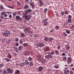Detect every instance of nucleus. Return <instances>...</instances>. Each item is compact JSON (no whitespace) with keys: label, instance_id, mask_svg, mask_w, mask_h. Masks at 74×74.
Here are the masks:
<instances>
[{"label":"nucleus","instance_id":"nucleus-1","mask_svg":"<svg viewBox=\"0 0 74 74\" xmlns=\"http://www.w3.org/2000/svg\"><path fill=\"white\" fill-rule=\"evenodd\" d=\"M24 16L25 17L26 20L27 21H29V20H30V18H32V16L30 15L29 16H27V15H24Z\"/></svg>","mask_w":74,"mask_h":74},{"label":"nucleus","instance_id":"nucleus-2","mask_svg":"<svg viewBox=\"0 0 74 74\" xmlns=\"http://www.w3.org/2000/svg\"><path fill=\"white\" fill-rule=\"evenodd\" d=\"M10 34V32L9 31H5V33H3V34L4 36L6 37L7 36L8 34Z\"/></svg>","mask_w":74,"mask_h":74},{"label":"nucleus","instance_id":"nucleus-3","mask_svg":"<svg viewBox=\"0 0 74 74\" xmlns=\"http://www.w3.org/2000/svg\"><path fill=\"white\" fill-rule=\"evenodd\" d=\"M72 61V58L71 57H69L67 58V62L68 64H69Z\"/></svg>","mask_w":74,"mask_h":74},{"label":"nucleus","instance_id":"nucleus-4","mask_svg":"<svg viewBox=\"0 0 74 74\" xmlns=\"http://www.w3.org/2000/svg\"><path fill=\"white\" fill-rule=\"evenodd\" d=\"M36 45L37 46H38L39 47H44V44L42 43H38Z\"/></svg>","mask_w":74,"mask_h":74},{"label":"nucleus","instance_id":"nucleus-5","mask_svg":"<svg viewBox=\"0 0 74 74\" xmlns=\"http://www.w3.org/2000/svg\"><path fill=\"white\" fill-rule=\"evenodd\" d=\"M31 30L32 28L30 27H29L27 28H25L24 30V31L25 33H27V32L29 30Z\"/></svg>","mask_w":74,"mask_h":74},{"label":"nucleus","instance_id":"nucleus-6","mask_svg":"<svg viewBox=\"0 0 74 74\" xmlns=\"http://www.w3.org/2000/svg\"><path fill=\"white\" fill-rule=\"evenodd\" d=\"M32 11V10L30 9H28V10H25L24 11L25 13H24V14H27L28 12H31Z\"/></svg>","mask_w":74,"mask_h":74},{"label":"nucleus","instance_id":"nucleus-7","mask_svg":"<svg viewBox=\"0 0 74 74\" xmlns=\"http://www.w3.org/2000/svg\"><path fill=\"white\" fill-rule=\"evenodd\" d=\"M16 18L17 20H20V21H22V19L19 16H17L16 17Z\"/></svg>","mask_w":74,"mask_h":74},{"label":"nucleus","instance_id":"nucleus-8","mask_svg":"<svg viewBox=\"0 0 74 74\" xmlns=\"http://www.w3.org/2000/svg\"><path fill=\"white\" fill-rule=\"evenodd\" d=\"M25 65V63L24 62H22L19 64V65L20 66V67H23Z\"/></svg>","mask_w":74,"mask_h":74},{"label":"nucleus","instance_id":"nucleus-9","mask_svg":"<svg viewBox=\"0 0 74 74\" xmlns=\"http://www.w3.org/2000/svg\"><path fill=\"white\" fill-rule=\"evenodd\" d=\"M37 57L38 59V61H40V60H41V57L40 55H38L37 56Z\"/></svg>","mask_w":74,"mask_h":74},{"label":"nucleus","instance_id":"nucleus-10","mask_svg":"<svg viewBox=\"0 0 74 74\" xmlns=\"http://www.w3.org/2000/svg\"><path fill=\"white\" fill-rule=\"evenodd\" d=\"M43 22L44 23V25L46 26L47 25V19H45L43 21Z\"/></svg>","mask_w":74,"mask_h":74},{"label":"nucleus","instance_id":"nucleus-11","mask_svg":"<svg viewBox=\"0 0 74 74\" xmlns=\"http://www.w3.org/2000/svg\"><path fill=\"white\" fill-rule=\"evenodd\" d=\"M7 71H8V73H12V71L10 69H7Z\"/></svg>","mask_w":74,"mask_h":74},{"label":"nucleus","instance_id":"nucleus-12","mask_svg":"<svg viewBox=\"0 0 74 74\" xmlns=\"http://www.w3.org/2000/svg\"><path fill=\"white\" fill-rule=\"evenodd\" d=\"M43 69V67L42 66H40L38 68V71H41Z\"/></svg>","mask_w":74,"mask_h":74},{"label":"nucleus","instance_id":"nucleus-13","mask_svg":"<svg viewBox=\"0 0 74 74\" xmlns=\"http://www.w3.org/2000/svg\"><path fill=\"white\" fill-rule=\"evenodd\" d=\"M70 72V71L68 70H65L64 72L65 74H70L69 73Z\"/></svg>","mask_w":74,"mask_h":74},{"label":"nucleus","instance_id":"nucleus-14","mask_svg":"<svg viewBox=\"0 0 74 74\" xmlns=\"http://www.w3.org/2000/svg\"><path fill=\"white\" fill-rule=\"evenodd\" d=\"M71 18H68V22L69 23H71Z\"/></svg>","mask_w":74,"mask_h":74},{"label":"nucleus","instance_id":"nucleus-15","mask_svg":"<svg viewBox=\"0 0 74 74\" xmlns=\"http://www.w3.org/2000/svg\"><path fill=\"white\" fill-rule=\"evenodd\" d=\"M53 38H50L48 39V41H49L50 42H51V41H52V40H53Z\"/></svg>","mask_w":74,"mask_h":74},{"label":"nucleus","instance_id":"nucleus-16","mask_svg":"<svg viewBox=\"0 0 74 74\" xmlns=\"http://www.w3.org/2000/svg\"><path fill=\"white\" fill-rule=\"evenodd\" d=\"M24 55H29V51H26L24 53Z\"/></svg>","mask_w":74,"mask_h":74},{"label":"nucleus","instance_id":"nucleus-17","mask_svg":"<svg viewBox=\"0 0 74 74\" xmlns=\"http://www.w3.org/2000/svg\"><path fill=\"white\" fill-rule=\"evenodd\" d=\"M25 64L27 65H29V62L27 60H26L25 61Z\"/></svg>","mask_w":74,"mask_h":74},{"label":"nucleus","instance_id":"nucleus-18","mask_svg":"<svg viewBox=\"0 0 74 74\" xmlns=\"http://www.w3.org/2000/svg\"><path fill=\"white\" fill-rule=\"evenodd\" d=\"M32 30H29L28 31V33L29 34H32V33H33V32Z\"/></svg>","mask_w":74,"mask_h":74},{"label":"nucleus","instance_id":"nucleus-19","mask_svg":"<svg viewBox=\"0 0 74 74\" xmlns=\"http://www.w3.org/2000/svg\"><path fill=\"white\" fill-rule=\"evenodd\" d=\"M39 3L40 6H42V5L44 4V3H42V2L41 1H39Z\"/></svg>","mask_w":74,"mask_h":74},{"label":"nucleus","instance_id":"nucleus-20","mask_svg":"<svg viewBox=\"0 0 74 74\" xmlns=\"http://www.w3.org/2000/svg\"><path fill=\"white\" fill-rule=\"evenodd\" d=\"M34 65V63L32 62H29V65L31 66H33Z\"/></svg>","mask_w":74,"mask_h":74},{"label":"nucleus","instance_id":"nucleus-21","mask_svg":"<svg viewBox=\"0 0 74 74\" xmlns=\"http://www.w3.org/2000/svg\"><path fill=\"white\" fill-rule=\"evenodd\" d=\"M20 73V72H19V71L18 70H17L16 71V72L14 74H19Z\"/></svg>","mask_w":74,"mask_h":74},{"label":"nucleus","instance_id":"nucleus-22","mask_svg":"<svg viewBox=\"0 0 74 74\" xmlns=\"http://www.w3.org/2000/svg\"><path fill=\"white\" fill-rule=\"evenodd\" d=\"M14 49L15 50L16 52H18V49L16 47H14Z\"/></svg>","mask_w":74,"mask_h":74},{"label":"nucleus","instance_id":"nucleus-23","mask_svg":"<svg viewBox=\"0 0 74 74\" xmlns=\"http://www.w3.org/2000/svg\"><path fill=\"white\" fill-rule=\"evenodd\" d=\"M30 5H31V6H32V8H33L34 7V5L32 3H30Z\"/></svg>","mask_w":74,"mask_h":74},{"label":"nucleus","instance_id":"nucleus-24","mask_svg":"<svg viewBox=\"0 0 74 74\" xmlns=\"http://www.w3.org/2000/svg\"><path fill=\"white\" fill-rule=\"evenodd\" d=\"M8 57L10 59H11V54H9V53L8 54Z\"/></svg>","mask_w":74,"mask_h":74},{"label":"nucleus","instance_id":"nucleus-25","mask_svg":"<svg viewBox=\"0 0 74 74\" xmlns=\"http://www.w3.org/2000/svg\"><path fill=\"white\" fill-rule=\"evenodd\" d=\"M23 45L24 46V47H27L28 46V44L27 43H24L23 44Z\"/></svg>","mask_w":74,"mask_h":74},{"label":"nucleus","instance_id":"nucleus-26","mask_svg":"<svg viewBox=\"0 0 74 74\" xmlns=\"http://www.w3.org/2000/svg\"><path fill=\"white\" fill-rule=\"evenodd\" d=\"M21 37H25V34H23V33H21Z\"/></svg>","mask_w":74,"mask_h":74},{"label":"nucleus","instance_id":"nucleus-27","mask_svg":"<svg viewBox=\"0 0 74 74\" xmlns=\"http://www.w3.org/2000/svg\"><path fill=\"white\" fill-rule=\"evenodd\" d=\"M55 53H56L57 55H59V51L57 50H56L55 51Z\"/></svg>","mask_w":74,"mask_h":74},{"label":"nucleus","instance_id":"nucleus-28","mask_svg":"<svg viewBox=\"0 0 74 74\" xmlns=\"http://www.w3.org/2000/svg\"><path fill=\"white\" fill-rule=\"evenodd\" d=\"M59 28V26H57L55 27L56 30H58Z\"/></svg>","mask_w":74,"mask_h":74},{"label":"nucleus","instance_id":"nucleus-29","mask_svg":"<svg viewBox=\"0 0 74 74\" xmlns=\"http://www.w3.org/2000/svg\"><path fill=\"white\" fill-rule=\"evenodd\" d=\"M20 43V44H23V41L22 40V39H21L20 40V42H19Z\"/></svg>","mask_w":74,"mask_h":74},{"label":"nucleus","instance_id":"nucleus-30","mask_svg":"<svg viewBox=\"0 0 74 74\" xmlns=\"http://www.w3.org/2000/svg\"><path fill=\"white\" fill-rule=\"evenodd\" d=\"M29 8V6L27 5H25L24 7V9H27Z\"/></svg>","mask_w":74,"mask_h":74},{"label":"nucleus","instance_id":"nucleus-31","mask_svg":"<svg viewBox=\"0 0 74 74\" xmlns=\"http://www.w3.org/2000/svg\"><path fill=\"white\" fill-rule=\"evenodd\" d=\"M5 60H6V62H8L10 61V60L8 58H5Z\"/></svg>","mask_w":74,"mask_h":74},{"label":"nucleus","instance_id":"nucleus-32","mask_svg":"<svg viewBox=\"0 0 74 74\" xmlns=\"http://www.w3.org/2000/svg\"><path fill=\"white\" fill-rule=\"evenodd\" d=\"M46 62V59H44L43 62H42V64H45Z\"/></svg>","mask_w":74,"mask_h":74},{"label":"nucleus","instance_id":"nucleus-33","mask_svg":"<svg viewBox=\"0 0 74 74\" xmlns=\"http://www.w3.org/2000/svg\"><path fill=\"white\" fill-rule=\"evenodd\" d=\"M63 35L65 37H67V34L65 33V32H64Z\"/></svg>","mask_w":74,"mask_h":74},{"label":"nucleus","instance_id":"nucleus-34","mask_svg":"<svg viewBox=\"0 0 74 74\" xmlns=\"http://www.w3.org/2000/svg\"><path fill=\"white\" fill-rule=\"evenodd\" d=\"M63 59L64 60H67V58L65 56L63 58Z\"/></svg>","mask_w":74,"mask_h":74},{"label":"nucleus","instance_id":"nucleus-35","mask_svg":"<svg viewBox=\"0 0 74 74\" xmlns=\"http://www.w3.org/2000/svg\"><path fill=\"white\" fill-rule=\"evenodd\" d=\"M66 49H68V50L70 49V46H67L66 47Z\"/></svg>","mask_w":74,"mask_h":74},{"label":"nucleus","instance_id":"nucleus-36","mask_svg":"<svg viewBox=\"0 0 74 74\" xmlns=\"http://www.w3.org/2000/svg\"><path fill=\"white\" fill-rule=\"evenodd\" d=\"M66 33L69 34H70V31L67 30L66 31Z\"/></svg>","mask_w":74,"mask_h":74},{"label":"nucleus","instance_id":"nucleus-37","mask_svg":"<svg viewBox=\"0 0 74 74\" xmlns=\"http://www.w3.org/2000/svg\"><path fill=\"white\" fill-rule=\"evenodd\" d=\"M5 14V12H2L1 13V14L2 15H4Z\"/></svg>","mask_w":74,"mask_h":74},{"label":"nucleus","instance_id":"nucleus-38","mask_svg":"<svg viewBox=\"0 0 74 74\" xmlns=\"http://www.w3.org/2000/svg\"><path fill=\"white\" fill-rule=\"evenodd\" d=\"M3 66H4V65H3V64H0V68H1V67H3Z\"/></svg>","mask_w":74,"mask_h":74},{"label":"nucleus","instance_id":"nucleus-39","mask_svg":"<svg viewBox=\"0 0 74 74\" xmlns=\"http://www.w3.org/2000/svg\"><path fill=\"white\" fill-rule=\"evenodd\" d=\"M54 67L56 69H57L59 68V66L58 65H55Z\"/></svg>","mask_w":74,"mask_h":74},{"label":"nucleus","instance_id":"nucleus-40","mask_svg":"<svg viewBox=\"0 0 74 74\" xmlns=\"http://www.w3.org/2000/svg\"><path fill=\"white\" fill-rule=\"evenodd\" d=\"M22 49V46H20L18 48V50H21Z\"/></svg>","mask_w":74,"mask_h":74},{"label":"nucleus","instance_id":"nucleus-41","mask_svg":"<svg viewBox=\"0 0 74 74\" xmlns=\"http://www.w3.org/2000/svg\"><path fill=\"white\" fill-rule=\"evenodd\" d=\"M61 14L62 15V16H63V15H64V12H62Z\"/></svg>","mask_w":74,"mask_h":74},{"label":"nucleus","instance_id":"nucleus-42","mask_svg":"<svg viewBox=\"0 0 74 74\" xmlns=\"http://www.w3.org/2000/svg\"><path fill=\"white\" fill-rule=\"evenodd\" d=\"M32 60V58L31 57H29L28 58V60L29 61H31Z\"/></svg>","mask_w":74,"mask_h":74},{"label":"nucleus","instance_id":"nucleus-43","mask_svg":"<svg viewBox=\"0 0 74 74\" xmlns=\"http://www.w3.org/2000/svg\"><path fill=\"white\" fill-rule=\"evenodd\" d=\"M17 4L18 5H19L21 4V3H20V2L19 1H17Z\"/></svg>","mask_w":74,"mask_h":74},{"label":"nucleus","instance_id":"nucleus-44","mask_svg":"<svg viewBox=\"0 0 74 74\" xmlns=\"http://www.w3.org/2000/svg\"><path fill=\"white\" fill-rule=\"evenodd\" d=\"M0 9H1V10H3V9H4V8L3 7V6L1 5L0 6Z\"/></svg>","mask_w":74,"mask_h":74},{"label":"nucleus","instance_id":"nucleus-45","mask_svg":"<svg viewBox=\"0 0 74 74\" xmlns=\"http://www.w3.org/2000/svg\"><path fill=\"white\" fill-rule=\"evenodd\" d=\"M48 56L50 58H52V56L51 54H49Z\"/></svg>","mask_w":74,"mask_h":74},{"label":"nucleus","instance_id":"nucleus-46","mask_svg":"<svg viewBox=\"0 0 74 74\" xmlns=\"http://www.w3.org/2000/svg\"><path fill=\"white\" fill-rule=\"evenodd\" d=\"M15 41L16 42H18V41H19V39L18 38H15Z\"/></svg>","mask_w":74,"mask_h":74},{"label":"nucleus","instance_id":"nucleus-47","mask_svg":"<svg viewBox=\"0 0 74 74\" xmlns=\"http://www.w3.org/2000/svg\"><path fill=\"white\" fill-rule=\"evenodd\" d=\"M44 12L45 14H46V13L47 12V8L45 9Z\"/></svg>","mask_w":74,"mask_h":74},{"label":"nucleus","instance_id":"nucleus-48","mask_svg":"<svg viewBox=\"0 0 74 74\" xmlns=\"http://www.w3.org/2000/svg\"><path fill=\"white\" fill-rule=\"evenodd\" d=\"M47 51H49V47H47Z\"/></svg>","mask_w":74,"mask_h":74},{"label":"nucleus","instance_id":"nucleus-49","mask_svg":"<svg viewBox=\"0 0 74 74\" xmlns=\"http://www.w3.org/2000/svg\"><path fill=\"white\" fill-rule=\"evenodd\" d=\"M10 42H11V41H10V40H8V42H6V43L8 44L9 43H10Z\"/></svg>","mask_w":74,"mask_h":74},{"label":"nucleus","instance_id":"nucleus-50","mask_svg":"<svg viewBox=\"0 0 74 74\" xmlns=\"http://www.w3.org/2000/svg\"><path fill=\"white\" fill-rule=\"evenodd\" d=\"M4 16L5 17H7V16H8V15H7V14H5H5H4Z\"/></svg>","mask_w":74,"mask_h":74},{"label":"nucleus","instance_id":"nucleus-51","mask_svg":"<svg viewBox=\"0 0 74 74\" xmlns=\"http://www.w3.org/2000/svg\"><path fill=\"white\" fill-rule=\"evenodd\" d=\"M51 55H54V52L51 51Z\"/></svg>","mask_w":74,"mask_h":74},{"label":"nucleus","instance_id":"nucleus-52","mask_svg":"<svg viewBox=\"0 0 74 74\" xmlns=\"http://www.w3.org/2000/svg\"><path fill=\"white\" fill-rule=\"evenodd\" d=\"M71 29H74V25H72V27H71Z\"/></svg>","mask_w":74,"mask_h":74},{"label":"nucleus","instance_id":"nucleus-53","mask_svg":"<svg viewBox=\"0 0 74 74\" xmlns=\"http://www.w3.org/2000/svg\"><path fill=\"white\" fill-rule=\"evenodd\" d=\"M5 41V39H2V41L1 42H4Z\"/></svg>","mask_w":74,"mask_h":74},{"label":"nucleus","instance_id":"nucleus-54","mask_svg":"<svg viewBox=\"0 0 74 74\" xmlns=\"http://www.w3.org/2000/svg\"><path fill=\"white\" fill-rule=\"evenodd\" d=\"M70 74H74V72L73 71H70Z\"/></svg>","mask_w":74,"mask_h":74},{"label":"nucleus","instance_id":"nucleus-55","mask_svg":"<svg viewBox=\"0 0 74 74\" xmlns=\"http://www.w3.org/2000/svg\"><path fill=\"white\" fill-rule=\"evenodd\" d=\"M6 73H7V71H3V74H6Z\"/></svg>","mask_w":74,"mask_h":74},{"label":"nucleus","instance_id":"nucleus-56","mask_svg":"<svg viewBox=\"0 0 74 74\" xmlns=\"http://www.w3.org/2000/svg\"><path fill=\"white\" fill-rule=\"evenodd\" d=\"M64 13H65V14H67L69 13V12L67 11H65Z\"/></svg>","mask_w":74,"mask_h":74},{"label":"nucleus","instance_id":"nucleus-57","mask_svg":"<svg viewBox=\"0 0 74 74\" xmlns=\"http://www.w3.org/2000/svg\"><path fill=\"white\" fill-rule=\"evenodd\" d=\"M8 7L10 8H13V7L11 6H8Z\"/></svg>","mask_w":74,"mask_h":74},{"label":"nucleus","instance_id":"nucleus-58","mask_svg":"<svg viewBox=\"0 0 74 74\" xmlns=\"http://www.w3.org/2000/svg\"><path fill=\"white\" fill-rule=\"evenodd\" d=\"M68 18H71V16L70 15H69V16H68Z\"/></svg>","mask_w":74,"mask_h":74},{"label":"nucleus","instance_id":"nucleus-59","mask_svg":"<svg viewBox=\"0 0 74 74\" xmlns=\"http://www.w3.org/2000/svg\"><path fill=\"white\" fill-rule=\"evenodd\" d=\"M13 16H16V13H13Z\"/></svg>","mask_w":74,"mask_h":74},{"label":"nucleus","instance_id":"nucleus-60","mask_svg":"<svg viewBox=\"0 0 74 74\" xmlns=\"http://www.w3.org/2000/svg\"><path fill=\"white\" fill-rule=\"evenodd\" d=\"M31 55H34V53H33V52H31Z\"/></svg>","mask_w":74,"mask_h":74},{"label":"nucleus","instance_id":"nucleus-61","mask_svg":"<svg viewBox=\"0 0 74 74\" xmlns=\"http://www.w3.org/2000/svg\"><path fill=\"white\" fill-rule=\"evenodd\" d=\"M44 40L45 41H47V37H45L44 38Z\"/></svg>","mask_w":74,"mask_h":74},{"label":"nucleus","instance_id":"nucleus-62","mask_svg":"<svg viewBox=\"0 0 74 74\" xmlns=\"http://www.w3.org/2000/svg\"><path fill=\"white\" fill-rule=\"evenodd\" d=\"M65 55H66V54L64 53H63L62 54V56H65Z\"/></svg>","mask_w":74,"mask_h":74},{"label":"nucleus","instance_id":"nucleus-63","mask_svg":"<svg viewBox=\"0 0 74 74\" xmlns=\"http://www.w3.org/2000/svg\"><path fill=\"white\" fill-rule=\"evenodd\" d=\"M16 46H18V45H19V44L18 43H16Z\"/></svg>","mask_w":74,"mask_h":74},{"label":"nucleus","instance_id":"nucleus-64","mask_svg":"<svg viewBox=\"0 0 74 74\" xmlns=\"http://www.w3.org/2000/svg\"><path fill=\"white\" fill-rule=\"evenodd\" d=\"M60 48V46H58V49H59Z\"/></svg>","mask_w":74,"mask_h":74}]
</instances>
